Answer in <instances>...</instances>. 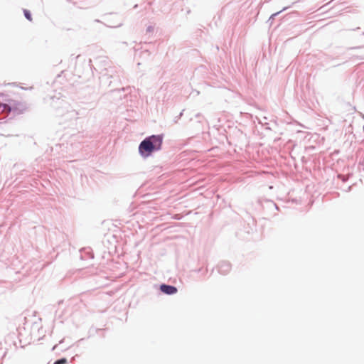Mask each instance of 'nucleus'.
<instances>
[{"mask_svg": "<svg viewBox=\"0 0 364 364\" xmlns=\"http://www.w3.org/2000/svg\"><path fill=\"white\" fill-rule=\"evenodd\" d=\"M162 144L161 136L152 135L143 140L139 146V151L144 156H149L154 150H159Z\"/></svg>", "mask_w": 364, "mask_h": 364, "instance_id": "nucleus-1", "label": "nucleus"}, {"mask_svg": "<svg viewBox=\"0 0 364 364\" xmlns=\"http://www.w3.org/2000/svg\"><path fill=\"white\" fill-rule=\"evenodd\" d=\"M160 289L163 293L166 294H173L177 292V289L175 287L166 284H161Z\"/></svg>", "mask_w": 364, "mask_h": 364, "instance_id": "nucleus-2", "label": "nucleus"}, {"mask_svg": "<svg viewBox=\"0 0 364 364\" xmlns=\"http://www.w3.org/2000/svg\"><path fill=\"white\" fill-rule=\"evenodd\" d=\"M23 13H24V16L25 17L30 21H32V17H31V13L29 11L26 10V9H24L23 10Z\"/></svg>", "mask_w": 364, "mask_h": 364, "instance_id": "nucleus-3", "label": "nucleus"}, {"mask_svg": "<svg viewBox=\"0 0 364 364\" xmlns=\"http://www.w3.org/2000/svg\"><path fill=\"white\" fill-rule=\"evenodd\" d=\"M66 363H67L66 358H62V359L58 360L54 363V364H66Z\"/></svg>", "mask_w": 364, "mask_h": 364, "instance_id": "nucleus-4", "label": "nucleus"}]
</instances>
